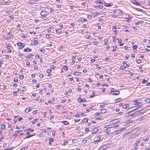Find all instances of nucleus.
<instances>
[{
	"label": "nucleus",
	"mask_w": 150,
	"mask_h": 150,
	"mask_svg": "<svg viewBox=\"0 0 150 150\" xmlns=\"http://www.w3.org/2000/svg\"><path fill=\"white\" fill-rule=\"evenodd\" d=\"M133 102L134 103V105H135L137 106H133L132 107H131L130 108H134L136 107H137V108H136L135 109H134L133 110H132V111H133L134 110H135L137 109V108H141L142 107V105L141 104V103L140 102H138V100H136L135 101H133Z\"/></svg>",
	"instance_id": "nucleus-1"
},
{
	"label": "nucleus",
	"mask_w": 150,
	"mask_h": 150,
	"mask_svg": "<svg viewBox=\"0 0 150 150\" xmlns=\"http://www.w3.org/2000/svg\"><path fill=\"white\" fill-rule=\"evenodd\" d=\"M49 14V13L45 11H42L40 12V15L41 16H43L45 17L46 16H47Z\"/></svg>",
	"instance_id": "nucleus-2"
},
{
	"label": "nucleus",
	"mask_w": 150,
	"mask_h": 150,
	"mask_svg": "<svg viewBox=\"0 0 150 150\" xmlns=\"http://www.w3.org/2000/svg\"><path fill=\"white\" fill-rule=\"evenodd\" d=\"M109 147V144H106L102 145L100 148V150H103L104 149H105Z\"/></svg>",
	"instance_id": "nucleus-3"
},
{
	"label": "nucleus",
	"mask_w": 150,
	"mask_h": 150,
	"mask_svg": "<svg viewBox=\"0 0 150 150\" xmlns=\"http://www.w3.org/2000/svg\"><path fill=\"white\" fill-rule=\"evenodd\" d=\"M17 45L18 46V49H22L23 48L25 45H23V43L18 42L17 44Z\"/></svg>",
	"instance_id": "nucleus-4"
},
{
	"label": "nucleus",
	"mask_w": 150,
	"mask_h": 150,
	"mask_svg": "<svg viewBox=\"0 0 150 150\" xmlns=\"http://www.w3.org/2000/svg\"><path fill=\"white\" fill-rule=\"evenodd\" d=\"M86 99H81V96H79L78 99V101L79 103H81L83 102H86Z\"/></svg>",
	"instance_id": "nucleus-5"
},
{
	"label": "nucleus",
	"mask_w": 150,
	"mask_h": 150,
	"mask_svg": "<svg viewBox=\"0 0 150 150\" xmlns=\"http://www.w3.org/2000/svg\"><path fill=\"white\" fill-rule=\"evenodd\" d=\"M120 92L119 91L116 90L115 92H114L112 93H109V94L110 95L115 96L119 95L120 94Z\"/></svg>",
	"instance_id": "nucleus-6"
},
{
	"label": "nucleus",
	"mask_w": 150,
	"mask_h": 150,
	"mask_svg": "<svg viewBox=\"0 0 150 150\" xmlns=\"http://www.w3.org/2000/svg\"><path fill=\"white\" fill-rule=\"evenodd\" d=\"M132 2L133 4L138 5V6H141V4L140 3L138 2L136 0H133L132 1Z\"/></svg>",
	"instance_id": "nucleus-7"
},
{
	"label": "nucleus",
	"mask_w": 150,
	"mask_h": 150,
	"mask_svg": "<svg viewBox=\"0 0 150 150\" xmlns=\"http://www.w3.org/2000/svg\"><path fill=\"white\" fill-rule=\"evenodd\" d=\"M125 129V128H123L120 129H119L115 131L116 133L117 134L120 133L122 131H124Z\"/></svg>",
	"instance_id": "nucleus-8"
},
{
	"label": "nucleus",
	"mask_w": 150,
	"mask_h": 150,
	"mask_svg": "<svg viewBox=\"0 0 150 150\" xmlns=\"http://www.w3.org/2000/svg\"><path fill=\"white\" fill-rule=\"evenodd\" d=\"M98 131V129L97 127L94 128L91 131V132L92 134H95Z\"/></svg>",
	"instance_id": "nucleus-9"
},
{
	"label": "nucleus",
	"mask_w": 150,
	"mask_h": 150,
	"mask_svg": "<svg viewBox=\"0 0 150 150\" xmlns=\"http://www.w3.org/2000/svg\"><path fill=\"white\" fill-rule=\"evenodd\" d=\"M138 134H139V133H137V132L135 134H133L132 135L130 136V137L131 138H134L135 137L137 136Z\"/></svg>",
	"instance_id": "nucleus-10"
},
{
	"label": "nucleus",
	"mask_w": 150,
	"mask_h": 150,
	"mask_svg": "<svg viewBox=\"0 0 150 150\" xmlns=\"http://www.w3.org/2000/svg\"><path fill=\"white\" fill-rule=\"evenodd\" d=\"M34 55L33 54H29L28 56H25V58L28 59H29L30 58H31Z\"/></svg>",
	"instance_id": "nucleus-11"
},
{
	"label": "nucleus",
	"mask_w": 150,
	"mask_h": 150,
	"mask_svg": "<svg viewBox=\"0 0 150 150\" xmlns=\"http://www.w3.org/2000/svg\"><path fill=\"white\" fill-rule=\"evenodd\" d=\"M87 21L86 19L83 18H79L78 19V21L81 22H85Z\"/></svg>",
	"instance_id": "nucleus-12"
},
{
	"label": "nucleus",
	"mask_w": 150,
	"mask_h": 150,
	"mask_svg": "<svg viewBox=\"0 0 150 150\" xmlns=\"http://www.w3.org/2000/svg\"><path fill=\"white\" fill-rule=\"evenodd\" d=\"M141 110L138 111H137V112H136L132 114H131V115H133L134 116H135V115H137V114H139V113H143V112H141Z\"/></svg>",
	"instance_id": "nucleus-13"
},
{
	"label": "nucleus",
	"mask_w": 150,
	"mask_h": 150,
	"mask_svg": "<svg viewBox=\"0 0 150 150\" xmlns=\"http://www.w3.org/2000/svg\"><path fill=\"white\" fill-rule=\"evenodd\" d=\"M31 110V109L30 108H26L25 110V112L26 113H28Z\"/></svg>",
	"instance_id": "nucleus-14"
},
{
	"label": "nucleus",
	"mask_w": 150,
	"mask_h": 150,
	"mask_svg": "<svg viewBox=\"0 0 150 150\" xmlns=\"http://www.w3.org/2000/svg\"><path fill=\"white\" fill-rule=\"evenodd\" d=\"M122 99V98H119L116 99L115 100V103H117L119 102L120 100Z\"/></svg>",
	"instance_id": "nucleus-15"
},
{
	"label": "nucleus",
	"mask_w": 150,
	"mask_h": 150,
	"mask_svg": "<svg viewBox=\"0 0 150 150\" xmlns=\"http://www.w3.org/2000/svg\"><path fill=\"white\" fill-rule=\"evenodd\" d=\"M110 132V130L108 129H106L104 130V132L105 133H106V134H108Z\"/></svg>",
	"instance_id": "nucleus-16"
},
{
	"label": "nucleus",
	"mask_w": 150,
	"mask_h": 150,
	"mask_svg": "<svg viewBox=\"0 0 150 150\" xmlns=\"http://www.w3.org/2000/svg\"><path fill=\"white\" fill-rule=\"evenodd\" d=\"M19 132V131H17L16 132L13 134V137H14V139H15L16 137L17 136V134H18V133Z\"/></svg>",
	"instance_id": "nucleus-17"
},
{
	"label": "nucleus",
	"mask_w": 150,
	"mask_h": 150,
	"mask_svg": "<svg viewBox=\"0 0 150 150\" xmlns=\"http://www.w3.org/2000/svg\"><path fill=\"white\" fill-rule=\"evenodd\" d=\"M88 118H84L82 120L83 122L85 123L87 122L88 121Z\"/></svg>",
	"instance_id": "nucleus-18"
},
{
	"label": "nucleus",
	"mask_w": 150,
	"mask_h": 150,
	"mask_svg": "<svg viewBox=\"0 0 150 150\" xmlns=\"http://www.w3.org/2000/svg\"><path fill=\"white\" fill-rule=\"evenodd\" d=\"M103 7V6H96L95 7V8L96 9H101Z\"/></svg>",
	"instance_id": "nucleus-19"
},
{
	"label": "nucleus",
	"mask_w": 150,
	"mask_h": 150,
	"mask_svg": "<svg viewBox=\"0 0 150 150\" xmlns=\"http://www.w3.org/2000/svg\"><path fill=\"white\" fill-rule=\"evenodd\" d=\"M129 106V105L128 104H126L122 106V108H128Z\"/></svg>",
	"instance_id": "nucleus-20"
},
{
	"label": "nucleus",
	"mask_w": 150,
	"mask_h": 150,
	"mask_svg": "<svg viewBox=\"0 0 150 150\" xmlns=\"http://www.w3.org/2000/svg\"><path fill=\"white\" fill-rule=\"evenodd\" d=\"M62 123L65 125H69V122L67 121H62Z\"/></svg>",
	"instance_id": "nucleus-21"
},
{
	"label": "nucleus",
	"mask_w": 150,
	"mask_h": 150,
	"mask_svg": "<svg viewBox=\"0 0 150 150\" xmlns=\"http://www.w3.org/2000/svg\"><path fill=\"white\" fill-rule=\"evenodd\" d=\"M118 44L120 46H122L123 45V43H122L121 40H119L118 42Z\"/></svg>",
	"instance_id": "nucleus-22"
},
{
	"label": "nucleus",
	"mask_w": 150,
	"mask_h": 150,
	"mask_svg": "<svg viewBox=\"0 0 150 150\" xmlns=\"http://www.w3.org/2000/svg\"><path fill=\"white\" fill-rule=\"evenodd\" d=\"M81 74L80 72H76L74 73V75L76 76H79Z\"/></svg>",
	"instance_id": "nucleus-23"
},
{
	"label": "nucleus",
	"mask_w": 150,
	"mask_h": 150,
	"mask_svg": "<svg viewBox=\"0 0 150 150\" xmlns=\"http://www.w3.org/2000/svg\"><path fill=\"white\" fill-rule=\"evenodd\" d=\"M101 113H105L107 112V110L106 109H103L101 110Z\"/></svg>",
	"instance_id": "nucleus-24"
},
{
	"label": "nucleus",
	"mask_w": 150,
	"mask_h": 150,
	"mask_svg": "<svg viewBox=\"0 0 150 150\" xmlns=\"http://www.w3.org/2000/svg\"><path fill=\"white\" fill-rule=\"evenodd\" d=\"M148 82V80H145L144 79L142 80V83L143 84H144L147 83Z\"/></svg>",
	"instance_id": "nucleus-25"
},
{
	"label": "nucleus",
	"mask_w": 150,
	"mask_h": 150,
	"mask_svg": "<svg viewBox=\"0 0 150 150\" xmlns=\"http://www.w3.org/2000/svg\"><path fill=\"white\" fill-rule=\"evenodd\" d=\"M56 31L57 33H59L62 32V30L61 29H58L56 30Z\"/></svg>",
	"instance_id": "nucleus-26"
},
{
	"label": "nucleus",
	"mask_w": 150,
	"mask_h": 150,
	"mask_svg": "<svg viewBox=\"0 0 150 150\" xmlns=\"http://www.w3.org/2000/svg\"><path fill=\"white\" fill-rule=\"evenodd\" d=\"M6 125H2L1 126V128L3 129H5Z\"/></svg>",
	"instance_id": "nucleus-27"
},
{
	"label": "nucleus",
	"mask_w": 150,
	"mask_h": 150,
	"mask_svg": "<svg viewBox=\"0 0 150 150\" xmlns=\"http://www.w3.org/2000/svg\"><path fill=\"white\" fill-rule=\"evenodd\" d=\"M63 68L65 70H67L68 69V67L67 66H64L63 67Z\"/></svg>",
	"instance_id": "nucleus-28"
},
{
	"label": "nucleus",
	"mask_w": 150,
	"mask_h": 150,
	"mask_svg": "<svg viewBox=\"0 0 150 150\" xmlns=\"http://www.w3.org/2000/svg\"><path fill=\"white\" fill-rule=\"evenodd\" d=\"M34 43L35 45H36L38 44V42L37 40H34Z\"/></svg>",
	"instance_id": "nucleus-29"
},
{
	"label": "nucleus",
	"mask_w": 150,
	"mask_h": 150,
	"mask_svg": "<svg viewBox=\"0 0 150 150\" xmlns=\"http://www.w3.org/2000/svg\"><path fill=\"white\" fill-rule=\"evenodd\" d=\"M13 149V147H10L5 149L4 150H12Z\"/></svg>",
	"instance_id": "nucleus-30"
},
{
	"label": "nucleus",
	"mask_w": 150,
	"mask_h": 150,
	"mask_svg": "<svg viewBox=\"0 0 150 150\" xmlns=\"http://www.w3.org/2000/svg\"><path fill=\"white\" fill-rule=\"evenodd\" d=\"M13 149V147H10L5 149L4 150H12Z\"/></svg>",
	"instance_id": "nucleus-31"
},
{
	"label": "nucleus",
	"mask_w": 150,
	"mask_h": 150,
	"mask_svg": "<svg viewBox=\"0 0 150 150\" xmlns=\"http://www.w3.org/2000/svg\"><path fill=\"white\" fill-rule=\"evenodd\" d=\"M13 149V147H10L5 149L4 150H12Z\"/></svg>",
	"instance_id": "nucleus-32"
},
{
	"label": "nucleus",
	"mask_w": 150,
	"mask_h": 150,
	"mask_svg": "<svg viewBox=\"0 0 150 150\" xmlns=\"http://www.w3.org/2000/svg\"><path fill=\"white\" fill-rule=\"evenodd\" d=\"M77 90L79 91H81V86H79L77 88Z\"/></svg>",
	"instance_id": "nucleus-33"
},
{
	"label": "nucleus",
	"mask_w": 150,
	"mask_h": 150,
	"mask_svg": "<svg viewBox=\"0 0 150 150\" xmlns=\"http://www.w3.org/2000/svg\"><path fill=\"white\" fill-rule=\"evenodd\" d=\"M35 134L34 135H28L25 138V139H26V138H28L30 137H31L34 136Z\"/></svg>",
	"instance_id": "nucleus-34"
},
{
	"label": "nucleus",
	"mask_w": 150,
	"mask_h": 150,
	"mask_svg": "<svg viewBox=\"0 0 150 150\" xmlns=\"http://www.w3.org/2000/svg\"><path fill=\"white\" fill-rule=\"evenodd\" d=\"M92 95L90 96V98L93 97L95 96V93L93 92H92Z\"/></svg>",
	"instance_id": "nucleus-35"
},
{
	"label": "nucleus",
	"mask_w": 150,
	"mask_h": 150,
	"mask_svg": "<svg viewBox=\"0 0 150 150\" xmlns=\"http://www.w3.org/2000/svg\"><path fill=\"white\" fill-rule=\"evenodd\" d=\"M113 5V4L112 3H111L110 4H108L106 6L107 7H110L112 6Z\"/></svg>",
	"instance_id": "nucleus-36"
},
{
	"label": "nucleus",
	"mask_w": 150,
	"mask_h": 150,
	"mask_svg": "<svg viewBox=\"0 0 150 150\" xmlns=\"http://www.w3.org/2000/svg\"><path fill=\"white\" fill-rule=\"evenodd\" d=\"M24 78V76L23 75H21L19 76V78L20 79H23Z\"/></svg>",
	"instance_id": "nucleus-37"
},
{
	"label": "nucleus",
	"mask_w": 150,
	"mask_h": 150,
	"mask_svg": "<svg viewBox=\"0 0 150 150\" xmlns=\"http://www.w3.org/2000/svg\"><path fill=\"white\" fill-rule=\"evenodd\" d=\"M146 101L148 103H150V98H147L146 100Z\"/></svg>",
	"instance_id": "nucleus-38"
},
{
	"label": "nucleus",
	"mask_w": 150,
	"mask_h": 150,
	"mask_svg": "<svg viewBox=\"0 0 150 150\" xmlns=\"http://www.w3.org/2000/svg\"><path fill=\"white\" fill-rule=\"evenodd\" d=\"M126 68V67L123 65H121L120 67V69H124Z\"/></svg>",
	"instance_id": "nucleus-39"
},
{
	"label": "nucleus",
	"mask_w": 150,
	"mask_h": 150,
	"mask_svg": "<svg viewBox=\"0 0 150 150\" xmlns=\"http://www.w3.org/2000/svg\"><path fill=\"white\" fill-rule=\"evenodd\" d=\"M95 114L97 116H99L100 115H101V112H96L95 113Z\"/></svg>",
	"instance_id": "nucleus-40"
},
{
	"label": "nucleus",
	"mask_w": 150,
	"mask_h": 150,
	"mask_svg": "<svg viewBox=\"0 0 150 150\" xmlns=\"http://www.w3.org/2000/svg\"><path fill=\"white\" fill-rule=\"evenodd\" d=\"M142 62V60L140 59H138L137 60V62L138 64H140Z\"/></svg>",
	"instance_id": "nucleus-41"
},
{
	"label": "nucleus",
	"mask_w": 150,
	"mask_h": 150,
	"mask_svg": "<svg viewBox=\"0 0 150 150\" xmlns=\"http://www.w3.org/2000/svg\"><path fill=\"white\" fill-rule=\"evenodd\" d=\"M140 141V140H137L136 141L135 143V145H138V144H139V142Z\"/></svg>",
	"instance_id": "nucleus-42"
},
{
	"label": "nucleus",
	"mask_w": 150,
	"mask_h": 150,
	"mask_svg": "<svg viewBox=\"0 0 150 150\" xmlns=\"http://www.w3.org/2000/svg\"><path fill=\"white\" fill-rule=\"evenodd\" d=\"M46 37L47 38H50V34H46Z\"/></svg>",
	"instance_id": "nucleus-43"
},
{
	"label": "nucleus",
	"mask_w": 150,
	"mask_h": 150,
	"mask_svg": "<svg viewBox=\"0 0 150 150\" xmlns=\"http://www.w3.org/2000/svg\"><path fill=\"white\" fill-rule=\"evenodd\" d=\"M129 57V55L128 54H127L125 56V59L127 60Z\"/></svg>",
	"instance_id": "nucleus-44"
},
{
	"label": "nucleus",
	"mask_w": 150,
	"mask_h": 150,
	"mask_svg": "<svg viewBox=\"0 0 150 150\" xmlns=\"http://www.w3.org/2000/svg\"><path fill=\"white\" fill-rule=\"evenodd\" d=\"M111 122L113 124H115L117 122L116 121V120H115L112 121Z\"/></svg>",
	"instance_id": "nucleus-45"
},
{
	"label": "nucleus",
	"mask_w": 150,
	"mask_h": 150,
	"mask_svg": "<svg viewBox=\"0 0 150 150\" xmlns=\"http://www.w3.org/2000/svg\"><path fill=\"white\" fill-rule=\"evenodd\" d=\"M40 52L44 53L45 52V50L44 49H41L40 50Z\"/></svg>",
	"instance_id": "nucleus-46"
},
{
	"label": "nucleus",
	"mask_w": 150,
	"mask_h": 150,
	"mask_svg": "<svg viewBox=\"0 0 150 150\" xmlns=\"http://www.w3.org/2000/svg\"><path fill=\"white\" fill-rule=\"evenodd\" d=\"M17 86H18V85H17V84H16V83H14L13 85V87H14V88H16V87H17Z\"/></svg>",
	"instance_id": "nucleus-47"
},
{
	"label": "nucleus",
	"mask_w": 150,
	"mask_h": 150,
	"mask_svg": "<svg viewBox=\"0 0 150 150\" xmlns=\"http://www.w3.org/2000/svg\"><path fill=\"white\" fill-rule=\"evenodd\" d=\"M0 4H3V5H4V4H6V2H4V1H0Z\"/></svg>",
	"instance_id": "nucleus-48"
},
{
	"label": "nucleus",
	"mask_w": 150,
	"mask_h": 150,
	"mask_svg": "<svg viewBox=\"0 0 150 150\" xmlns=\"http://www.w3.org/2000/svg\"><path fill=\"white\" fill-rule=\"evenodd\" d=\"M115 89L114 88H112L111 89V93L115 92Z\"/></svg>",
	"instance_id": "nucleus-49"
},
{
	"label": "nucleus",
	"mask_w": 150,
	"mask_h": 150,
	"mask_svg": "<svg viewBox=\"0 0 150 150\" xmlns=\"http://www.w3.org/2000/svg\"><path fill=\"white\" fill-rule=\"evenodd\" d=\"M137 46L136 45H134L133 46L132 48L133 49H137Z\"/></svg>",
	"instance_id": "nucleus-50"
},
{
	"label": "nucleus",
	"mask_w": 150,
	"mask_h": 150,
	"mask_svg": "<svg viewBox=\"0 0 150 150\" xmlns=\"http://www.w3.org/2000/svg\"><path fill=\"white\" fill-rule=\"evenodd\" d=\"M50 68L51 69H54V68H55V67L54 66V65H52L50 66Z\"/></svg>",
	"instance_id": "nucleus-51"
},
{
	"label": "nucleus",
	"mask_w": 150,
	"mask_h": 150,
	"mask_svg": "<svg viewBox=\"0 0 150 150\" xmlns=\"http://www.w3.org/2000/svg\"><path fill=\"white\" fill-rule=\"evenodd\" d=\"M87 142V140L86 139V140H85V139L83 140L82 141V142L84 144L86 143Z\"/></svg>",
	"instance_id": "nucleus-52"
},
{
	"label": "nucleus",
	"mask_w": 150,
	"mask_h": 150,
	"mask_svg": "<svg viewBox=\"0 0 150 150\" xmlns=\"http://www.w3.org/2000/svg\"><path fill=\"white\" fill-rule=\"evenodd\" d=\"M13 36H11L10 37H9L7 38V40H9V39H13Z\"/></svg>",
	"instance_id": "nucleus-53"
},
{
	"label": "nucleus",
	"mask_w": 150,
	"mask_h": 150,
	"mask_svg": "<svg viewBox=\"0 0 150 150\" xmlns=\"http://www.w3.org/2000/svg\"><path fill=\"white\" fill-rule=\"evenodd\" d=\"M89 131V129L88 128H86L85 129V131L86 132H88Z\"/></svg>",
	"instance_id": "nucleus-54"
},
{
	"label": "nucleus",
	"mask_w": 150,
	"mask_h": 150,
	"mask_svg": "<svg viewBox=\"0 0 150 150\" xmlns=\"http://www.w3.org/2000/svg\"><path fill=\"white\" fill-rule=\"evenodd\" d=\"M52 71V70L51 69H48L47 71V73H49Z\"/></svg>",
	"instance_id": "nucleus-55"
},
{
	"label": "nucleus",
	"mask_w": 150,
	"mask_h": 150,
	"mask_svg": "<svg viewBox=\"0 0 150 150\" xmlns=\"http://www.w3.org/2000/svg\"><path fill=\"white\" fill-rule=\"evenodd\" d=\"M138 148V145H136V146H135V148H134V150H137Z\"/></svg>",
	"instance_id": "nucleus-56"
},
{
	"label": "nucleus",
	"mask_w": 150,
	"mask_h": 150,
	"mask_svg": "<svg viewBox=\"0 0 150 150\" xmlns=\"http://www.w3.org/2000/svg\"><path fill=\"white\" fill-rule=\"evenodd\" d=\"M49 141L50 142H52L53 141V140L52 138H50L49 139Z\"/></svg>",
	"instance_id": "nucleus-57"
},
{
	"label": "nucleus",
	"mask_w": 150,
	"mask_h": 150,
	"mask_svg": "<svg viewBox=\"0 0 150 150\" xmlns=\"http://www.w3.org/2000/svg\"><path fill=\"white\" fill-rule=\"evenodd\" d=\"M30 33L31 34H36V33L35 32H30Z\"/></svg>",
	"instance_id": "nucleus-58"
},
{
	"label": "nucleus",
	"mask_w": 150,
	"mask_h": 150,
	"mask_svg": "<svg viewBox=\"0 0 150 150\" xmlns=\"http://www.w3.org/2000/svg\"><path fill=\"white\" fill-rule=\"evenodd\" d=\"M28 130H30V131L33 132L34 131V130L33 129H28Z\"/></svg>",
	"instance_id": "nucleus-59"
},
{
	"label": "nucleus",
	"mask_w": 150,
	"mask_h": 150,
	"mask_svg": "<svg viewBox=\"0 0 150 150\" xmlns=\"http://www.w3.org/2000/svg\"><path fill=\"white\" fill-rule=\"evenodd\" d=\"M13 81L15 82H18V80L17 79L15 78L14 79Z\"/></svg>",
	"instance_id": "nucleus-60"
},
{
	"label": "nucleus",
	"mask_w": 150,
	"mask_h": 150,
	"mask_svg": "<svg viewBox=\"0 0 150 150\" xmlns=\"http://www.w3.org/2000/svg\"><path fill=\"white\" fill-rule=\"evenodd\" d=\"M117 28V26H113L112 28V30H113Z\"/></svg>",
	"instance_id": "nucleus-61"
},
{
	"label": "nucleus",
	"mask_w": 150,
	"mask_h": 150,
	"mask_svg": "<svg viewBox=\"0 0 150 150\" xmlns=\"http://www.w3.org/2000/svg\"><path fill=\"white\" fill-rule=\"evenodd\" d=\"M87 18L88 19H90L92 18V16L90 15H88L87 16Z\"/></svg>",
	"instance_id": "nucleus-62"
},
{
	"label": "nucleus",
	"mask_w": 150,
	"mask_h": 150,
	"mask_svg": "<svg viewBox=\"0 0 150 150\" xmlns=\"http://www.w3.org/2000/svg\"><path fill=\"white\" fill-rule=\"evenodd\" d=\"M23 119V118L21 117H19L18 118V121H20Z\"/></svg>",
	"instance_id": "nucleus-63"
},
{
	"label": "nucleus",
	"mask_w": 150,
	"mask_h": 150,
	"mask_svg": "<svg viewBox=\"0 0 150 150\" xmlns=\"http://www.w3.org/2000/svg\"><path fill=\"white\" fill-rule=\"evenodd\" d=\"M70 25L72 26H75V24L74 23H72L70 24Z\"/></svg>",
	"instance_id": "nucleus-64"
}]
</instances>
